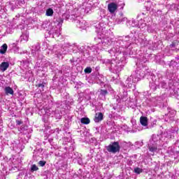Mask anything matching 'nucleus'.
<instances>
[{
	"mask_svg": "<svg viewBox=\"0 0 179 179\" xmlns=\"http://www.w3.org/2000/svg\"><path fill=\"white\" fill-rule=\"evenodd\" d=\"M140 123L143 127H145L144 129H148V117H140Z\"/></svg>",
	"mask_w": 179,
	"mask_h": 179,
	"instance_id": "5701e85b",
	"label": "nucleus"
},
{
	"mask_svg": "<svg viewBox=\"0 0 179 179\" xmlns=\"http://www.w3.org/2000/svg\"><path fill=\"white\" fill-rule=\"evenodd\" d=\"M120 149H121V147L120 146V143L117 141L113 142L106 147V150L109 153H117L120 152Z\"/></svg>",
	"mask_w": 179,
	"mask_h": 179,
	"instance_id": "dca6fc26",
	"label": "nucleus"
},
{
	"mask_svg": "<svg viewBox=\"0 0 179 179\" xmlns=\"http://www.w3.org/2000/svg\"><path fill=\"white\" fill-rule=\"evenodd\" d=\"M47 83L45 82V80L41 79L36 82V86L38 87V89H39L41 92H44V87H45Z\"/></svg>",
	"mask_w": 179,
	"mask_h": 179,
	"instance_id": "412c9836",
	"label": "nucleus"
},
{
	"mask_svg": "<svg viewBox=\"0 0 179 179\" xmlns=\"http://www.w3.org/2000/svg\"><path fill=\"white\" fill-rule=\"evenodd\" d=\"M128 145H129V146H133V145H132V143H131V142H129Z\"/></svg>",
	"mask_w": 179,
	"mask_h": 179,
	"instance_id": "4d7b16f0",
	"label": "nucleus"
},
{
	"mask_svg": "<svg viewBox=\"0 0 179 179\" xmlns=\"http://www.w3.org/2000/svg\"><path fill=\"white\" fill-rule=\"evenodd\" d=\"M139 82L138 78H136L134 74H131L129 77L127 78V79L125 81L124 87H135V85H136V83Z\"/></svg>",
	"mask_w": 179,
	"mask_h": 179,
	"instance_id": "2eb2a0df",
	"label": "nucleus"
},
{
	"mask_svg": "<svg viewBox=\"0 0 179 179\" xmlns=\"http://www.w3.org/2000/svg\"><path fill=\"white\" fill-rule=\"evenodd\" d=\"M10 171L14 173V171H17L19 170V161L17 159H13L10 167L9 168Z\"/></svg>",
	"mask_w": 179,
	"mask_h": 179,
	"instance_id": "aec40b11",
	"label": "nucleus"
},
{
	"mask_svg": "<svg viewBox=\"0 0 179 179\" xmlns=\"http://www.w3.org/2000/svg\"><path fill=\"white\" fill-rule=\"evenodd\" d=\"M113 57L112 59H101V64H104L108 68L113 72V73H118V72H121L122 71V68H124V62H125V59L122 61L118 59L117 56H110Z\"/></svg>",
	"mask_w": 179,
	"mask_h": 179,
	"instance_id": "423d86ee",
	"label": "nucleus"
},
{
	"mask_svg": "<svg viewBox=\"0 0 179 179\" xmlns=\"http://www.w3.org/2000/svg\"><path fill=\"white\" fill-rule=\"evenodd\" d=\"M152 22V17L147 16L144 18V20H140L138 21V28L139 29H143V27H146V26H149L148 23H150Z\"/></svg>",
	"mask_w": 179,
	"mask_h": 179,
	"instance_id": "a211bd4d",
	"label": "nucleus"
},
{
	"mask_svg": "<svg viewBox=\"0 0 179 179\" xmlns=\"http://www.w3.org/2000/svg\"><path fill=\"white\" fill-rule=\"evenodd\" d=\"M171 6V8H176V4H172Z\"/></svg>",
	"mask_w": 179,
	"mask_h": 179,
	"instance_id": "5fc2aeb1",
	"label": "nucleus"
},
{
	"mask_svg": "<svg viewBox=\"0 0 179 179\" xmlns=\"http://www.w3.org/2000/svg\"><path fill=\"white\" fill-rule=\"evenodd\" d=\"M8 68H9V62H3L0 64V71L1 72H5V71H6Z\"/></svg>",
	"mask_w": 179,
	"mask_h": 179,
	"instance_id": "a878e982",
	"label": "nucleus"
},
{
	"mask_svg": "<svg viewBox=\"0 0 179 179\" xmlns=\"http://www.w3.org/2000/svg\"><path fill=\"white\" fill-rule=\"evenodd\" d=\"M54 15V10L52 8H48L46 10V16H52Z\"/></svg>",
	"mask_w": 179,
	"mask_h": 179,
	"instance_id": "58836bf2",
	"label": "nucleus"
},
{
	"mask_svg": "<svg viewBox=\"0 0 179 179\" xmlns=\"http://www.w3.org/2000/svg\"><path fill=\"white\" fill-rule=\"evenodd\" d=\"M96 79H99V82H101V83H103L104 82V76L101 74H99L97 76H96Z\"/></svg>",
	"mask_w": 179,
	"mask_h": 179,
	"instance_id": "79ce46f5",
	"label": "nucleus"
},
{
	"mask_svg": "<svg viewBox=\"0 0 179 179\" xmlns=\"http://www.w3.org/2000/svg\"><path fill=\"white\" fill-rule=\"evenodd\" d=\"M164 99H166L165 95L152 97L147 100V104L149 106V107H157V106H162Z\"/></svg>",
	"mask_w": 179,
	"mask_h": 179,
	"instance_id": "9d476101",
	"label": "nucleus"
},
{
	"mask_svg": "<svg viewBox=\"0 0 179 179\" xmlns=\"http://www.w3.org/2000/svg\"><path fill=\"white\" fill-rule=\"evenodd\" d=\"M169 113L165 114L164 118L166 122H173L176 120V110L173 109H168Z\"/></svg>",
	"mask_w": 179,
	"mask_h": 179,
	"instance_id": "f3484780",
	"label": "nucleus"
},
{
	"mask_svg": "<svg viewBox=\"0 0 179 179\" xmlns=\"http://www.w3.org/2000/svg\"><path fill=\"white\" fill-rule=\"evenodd\" d=\"M103 113H97L95 114L94 121L95 122H101V121H103Z\"/></svg>",
	"mask_w": 179,
	"mask_h": 179,
	"instance_id": "cd10ccee",
	"label": "nucleus"
},
{
	"mask_svg": "<svg viewBox=\"0 0 179 179\" xmlns=\"http://www.w3.org/2000/svg\"><path fill=\"white\" fill-rule=\"evenodd\" d=\"M57 22H54V25L49 26V29H47V33L50 37L57 38L61 36V27L64 23V18L59 17L56 20Z\"/></svg>",
	"mask_w": 179,
	"mask_h": 179,
	"instance_id": "0eeeda50",
	"label": "nucleus"
},
{
	"mask_svg": "<svg viewBox=\"0 0 179 179\" xmlns=\"http://www.w3.org/2000/svg\"><path fill=\"white\" fill-rule=\"evenodd\" d=\"M85 73H92V68H90V67H87V68L85 69Z\"/></svg>",
	"mask_w": 179,
	"mask_h": 179,
	"instance_id": "a18cd8bd",
	"label": "nucleus"
},
{
	"mask_svg": "<svg viewBox=\"0 0 179 179\" xmlns=\"http://www.w3.org/2000/svg\"><path fill=\"white\" fill-rule=\"evenodd\" d=\"M107 94H108L107 90H101L99 91V97L101 99V100H105L106 96H107Z\"/></svg>",
	"mask_w": 179,
	"mask_h": 179,
	"instance_id": "393cba45",
	"label": "nucleus"
},
{
	"mask_svg": "<svg viewBox=\"0 0 179 179\" xmlns=\"http://www.w3.org/2000/svg\"><path fill=\"white\" fill-rule=\"evenodd\" d=\"M150 87L152 92L157 89H169V90L176 92V85H174L173 80H170L167 84V78L166 77H156V76L152 75L150 76Z\"/></svg>",
	"mask_w": 179,
	"mask_h": 179,
	"instance_id": "20e7f679",
	"label": "nucleus"
},
{
	"mask_svg": "<svg viewBox=\"0 0 179 179\" xmlns=\"http://www.w3.org/2000/svg\"><path fill=\"white\" fill-rule=\"evenodd\" d=\"M115 45L108 50L110 57H115L120 61H125L127 55H136L129 36H118L115 38Z\"/></svg>",
	"mask_w": 179,
	"mask_h": 179,
	"instance_id": "f257e3e1",
	"label": "nucleus"
},
{
	"mask_svg": "<svg viewBox=\"0 0 179 179\" xmlns=\"http://www.w3.org/2000/svg\"><path fill=\"white\" fill-rule=\"evenodd\" d=\"M142 0H138V2H141Z\"/></svg>",
	"mask_w": 179,
	"mask_h": 179,
	"instance_id": "052dcab7",
	"label": "nucleus"
},
{
	"mask_svg": "<svg viewBox=\"0 0 179 179\" xmlns=\"http://www.w3.org/2000/svg\"><path fill=\"white\" fill-rule=\"evenodd\" d=\"M158 12H159V13H160V12H162V10H159Z\"/></svg>",
	"mask_w": 179,
	"mask_h": 179,
	"instance_id": "e2e57ef3",
	"label": "nucleus"
},
{
	"mask_svg": "<svg viewBox=\"0 0 179 179\" xmlns=\"http://www.w3.org/2000/svg\"><path fill=\"white\" fill-rule=\"evenodd\" d=\"M148 31L149 33H153V29H150V27H148Z\"/></svg>",
	"mask_w": 179,
	"mask_h": 179,
	"instance_id": "3c124183",
	"label": "nucleus"
},
{
	"mask_svg": "<svg viewBox=\"0 0 179 179\" xmlns=\"http://www.w3.org/2000/svg\"><path fill=\"white\" fill-rule=\"evenodd\" d=\"M97 0H85L83 3V6L80 7L78 9L81 8V10H84V12H89L90 9H92V6H94V4L96 3Z\"/></svg>",
	"mask_w": 179,
	"mask_h": 179,
	"instance_id": "ddd939ff",
	"label": "nucleus"
},
{
	"mask_svg": "<svg viewBox=\"0 0 179 179\" xmlns=\"http://www.w3.org/2000/svg\"><path fill=\"white\" fill-rule=\"evenodd\" d=\"M38 171V166L36 164H32L30 169L31 173H34V171Z\"/></svg>",
	"mask_w": 179,
	"mask_h": 179,
	"instance_id": "4c0bfd02",
	"label": "nucleus"
},
{
	"mask_svg": "<svg viewBox=\"0 0 179 179\" xmlns=\"http://www.w3.org/2000/svg\"><path fill=\"white\" fill-rule=\"evenodd\" d=\"M16 124H17V125H22V124H23V122L20 120H16Z\"/></svg>",
	"mask_w": 179,
	"mask_h": 179,
	"instance_id": "09e8293b",
	"label": "nucleus"
},
{
	"mask_svg": "<svg viewBox=\"0 0 179 179\" xmlns=\"http://www.w3.org/2000/svg\"><path fill=\"white\" fill-rule=\"evenodd\" d=\"M118 97L120 100H122V101H127L128 100V92H124L123 94H120Z\"/></svg>",
	"mask_w": 179,
	"mask_h": 179,
	"instance_id": "c756f323",
	"label": "nucleus"
},
{
	"mask_svg": "<svg viewBox=\"0 0 179 179\" xmlns=\"http://www.w3.org/2000/svg\"><path fill=\"white\" fill-rule=\"evenodd\" d=\"M49 142H50V143H51V142H52V138H49Z\"/></svg>",
	"mask_w": 179,
	"mask_h": 179,
	"instance_id": "6e6d98bb",
	"label": "nucleus"
},
{
	"mask_svg": "<svg viewBox=\"0 0 179 179\" xmlns=\"http://www.w3.org/2000/svg\"><path fill=\"white\" fill-rule=\"evenodd\" d=\"M104 17H106L105 15H101V20L92 24V27L95 29L99 40L98 48H102V50H106L113 43V38L108 37V30H107V24L104 22Z\"/></svg>",
	"mask_w": 179,
	"mask_h": 179,
	"instance_id": "7ed1b4c3",
	"label": "nucleus"
},
{
	"mask_svg": "<svg viewBox=\"0 0 179 179\" xmlns=\"http://www.w3.org/2000/svg\"><path fill=\"white\" fill-rule=\"evenodd\" d=\"M85 13V10H82V8H75L72 10L69 19L72 21L80 30H86L87 27H89V24L82 17V15Z\"/></svg>",
	"mask_w": 179,
	"mask_h": 179,
	"instance_id": "39448f33",
	"label": "nucleus"
},
{
	"mask_svg": "<svg viewBox=\"0 0 179 179\" xmlns=\"http://www.w3.org/2000/svg\"><path fill=\"white\" fill-rule=\"evenodd\" d=\"M45 114L49 115V117H55V118H57V120H61V113H59V110H48L45 111Z\"/></svg>",
	"mask_w": 179,
	"mask_h": 179,
	"instance_id": "6ab92c4d",
	"label": "nucleus"
},
{
	"mask_svg": "<svg viewBox=\"0 0 179 179\" xmlns=\"http://www.w3.org/2000/svg\"><path fill=\"white\" fill-rule=\"evenodd\" d=\"M73 52H75V51H76V50H78L79 46H78V45L73 43Z\"/></svg>",
	"mask_w": 179,
	"mask_h": 179,
	"instance_id": "49530a36",
	"label": "nucleus"
},
{
	"mask_svg": "<svg viewBox=\"0 0 179 179\" xmlns=\"http://www.w3.org/2000/svg\"><path fill=\"white\" fill-rule=\"evenodd\" d=\"M146 62H148V59L145 57H141L137 59V64H141V65L146 64Z\"/></svg>",
	"mask_w": 179,
	"mask_h": 179,
	"instance_id": "72a5a7b5",
	"label": "nucleus"
},
{
	"mask_svg": "<svg viewBox=\"0 0 179 179\" xmlns=\"http://www.w3.org/2000/svg\"><path fill=\"white\" fill-rule=\"evenodd\" d=\"M81 124H85V125H87L88 124H90V119L88 117H83L80 119Z\"/></svg>",
	"mask_w": 179,
	"mask_h": 179,
	"instance_id": "473e14b6",
	"label": "nucleus"
},
{
	"mask_svg": "<svg viewBox=\"0 0 179 179\" xmlns=\"http://www.w3.org/2000/svg\"><path fill=\"white\" fill-rule=\"evenodd\" d=\"M50 26H51L50 24L43 22L41 26V30L47 31V28L48 27V29H50Z\"/></svg>",
	"mask_w": 179,
	"mask_h": 179,
	"instance_id": "c9c22d12",
	"label": "nucleus"
},
{
	"mask_svg": "<svg viewBox=\"0 0 179 179\" xmlns=\"http://www.w3.org/2000/svg\"><path fill=\"white\" fill-rule=\"evenodd\" d=\"M132 73L133 76L138 79V80L143 79L145 76H149L150 79V76H152V75H154L149 71V69H148V68L143 66L138 67L136 69V71H134Z\"/></svg>",
	"mask_w": 179,
	"mask_h": 179,
	"instance_id": "1a4fd4ad",
	"label": "nucleus"
},
{
	"mask_svg": "<svg viewBox=\"0 0 179 179\" xmlns=\"http://www.w3.org/2000/svg\"><path fill=\"white\" fill-rule=\"evenodd\" d=\"M20 40L21 43H26L29 41V33L26 32L20 36Z\"/></svg>",
	"mask_w": 179,
	"mask_h": 179,
	"instance_id": "c85d7f7f",
	"label": "nucleus"
},
{
	"mask_svg": "<svg viewBox=\"0 0 179 179\" xmlns=\"http://www.w3.org/2000/svg\"><path fill=\"white\" fill-rule=\"evenodd\" d=\"M101 13H103V11H101Z\"/></svg>",
	"mask_w": 179,
	"mask_h": 179,
	"instance_id": "680f3d73",
	"label": "nucleus"
},
{
	"mask_svg": "<svg viewBox=\"0 0 179 179\" xmlns=\"http://www.w3.org/2000/svg\"><path fill=\"white\" fill-rule=\"evenodd\" d=\"M178 157L179 152L178 150H176V146L172 145L168 148L166 152L165 157H170L171 159L176 160V159H178Z\"/></svg>",
	"mask_w": 179,
	"mask_h": 179,
	"instance_id": "9b49d317",
	"label": "nucleus"
},
{
	"mask_svg": "<svg viewBox=\"0 0 179 179\" xmlns=\"http://www.w3.org/2000/svg\"><path fill=\"white\" fill-rule=\"evenodd\" d=\"M108 9L110 13H115V10L118 9V6L117 5V3L113 2L108 5Z\"/></svg>",
	"mask_w": 179,
	"mask_h": 179,
	"instance_id": "4be33fe9",
	"label": "nucleus"
},
{
	"mask_svg": "<svg viewBox=\"0 0 179 179\" xmlns=\"http://www.w3.org/2000/svg\"><path fill=\"white\" fill-rule=\"evenodd\" d=\"M113 110H115L114 113H120L121 111V109L117 107H113Z\"/></svg>",
	"mask_w": 179,
	"mask_h": 179,
	"instance_id": "de8ad7c7",
	"label": "nucleus"
},
{
	"mask_svg": "<svg viewBox=\"0 0 179 179\" xmlns=\"http://www.w3.org/2000/svg\"><path fill=\"white\" fill-rule=\"evenodd\" d=\"M6 50H8V45L4 43L0 49V53L5 54V52H6Z\"/></svg>",
	"mask_w": 179,
	"mask_h": 179,
	"instance_id": "f704fd0d",
	"label": "nucleus"
},
{
	"mask_svg": "<svg viewBox=\"0 0 179 179\" xmlns=\"http://www.w3.org/2000/svg\"><path fill=\"white\" fill-rule=\"evenodd\" d=\"M18 130L20 131L21 134H22L24 131L23 129L22 128H18Z\"/></svg>",
	"mask_w": 179,
	"mask_h": 179,
	"instance_id": "864d4df0",
	"label": "nucleus"
},
{
	"mask_svg": "<svg viewBox=\"0 0 179 179\" xmlns=\"http://www.w3.org/2000/svg\"><path fill=\"white\" fill-rule=\"evenodd\" d=\"M138 145H139V146H142L143 143L139 141H137V142H136L135 145L138 146Z\"/></svg>",
	"mask_w": 179,
	"mask_h": 179,
	"instance_id": "8fccbe9b",
	"label": "nucleus"
},
{
	"mask_svg": "<svg viewBox=\"0 0 179 179\" xmlns=\"http://www.w3.org/2000/svg\"><path fill=\"white\" fill-rule=\"evenodd\" d=\"M15 45H16V44H15V43H13V47H15Z\"/></svg>",
	"mask_w": 179,
	"mask_h": 179,
	"instance_id": "13d9d810",
	"label": "nucleus"
},
{
	"mask_svg": "<svg viewBox=\"0 0 179 179\" xmlns=\"http://www.w3.org/2000/svg\"><path fill=\"white\" fill-rule=\"evenodd\" d=\"M127 18L124 16V13H120L119 17L116 20V22L120 24L121 23H124V22H127Z\"/></svg>",
	"mask_w": 179,
	"mask_h": 179,
	"instance_id": "b1692460",
	"label": "nucleus"
},
{
	"mask_svg": "<svg viewBox=\"0 0 179 179\" xmlns=\"http://www.w3.org/2000/svg\"><path fill=\"white\" fill-rule=\"evenodd\" d=\"M27 179V171H21L18 174L17 179Z\"/></svg>",
	"mask_w": 179,
	"mask_h": 179,
	"instance_id": "7c9ffc66",
	"label": "nucleus"
},
{
	"mask_svg": "<svg viewBox=\"0 0 179 179\" xmlns=\"http://www.w3.org/2000/svg\"><path fill=\"white\" fill-rule=\"evenodd\" d=\"M4 92L7 96L9 94H13L14 93L13 89H12V87H6L4 89Z\"/></svg>",
	"mask_w": 179,
	"mask_h": 179,
	"instance_id": "2f4dec72",
	"label": "nucleus"
},
{
	"mask_svg": "<svg viewBox=\"0 0 179 179\" xmlns=\"http://www.w3.org/2000/svg\"><path fill=\"white\" fill-rule=\"evenodd\" d=\"M142 15H145V13H143Z\"/></svg>",
	"mask_w": 179,
	"mask_h": 179,
	"instance_id": "0e129e2a",
	"label": "nucleus"
},
{
	"mask_svg": "<svg viewBox=\"0 0 179 179\" xmlns=\"http://www.w3.org/2000/svg\"><path fill=\"white\" fill-rule=\"evenodd\" d=\"M178 131L176 129L172 128L171 130H166L161 134H153L148 145V149L151 153H157L159 150H162V148H166L169 143V139L174 138V134Z\"/></svg>",
	"mask_w": 179,
	"mask_h": 179,
	"instance_id": "f03ea898",
	"label": "nucleus"
},
{
	"mask_svg": "<svg viewBox=\"0 0 179 179\" xmlns=\"http://www.w3.org/2000/svg\"><path fill=\"white\" fill-rule=\"evenodd\" d=\"M150 128H153V126H150Z\"/></svg>",
	"mask_w": 179,
	"mask_h": 179,
	"instance_id": "bf43d9fd",
	"label": "nucleus"
},
{
	"mask_svg": "<svg viewBox=\"0 0 179 179\" xmlns=\"http://www.w3.org/2000/svg\"><path fill=\"white\" fill-rule=\"evenodd\" d=\"M131 122L132 125H135V124H136V121L134 120H131Z\"/></svg>",
	"mask_w": 179,
	"mask_h": 179,
	"instance_id": "603ef678",
	"label": "nucleus"
},
{
	"mask_svg": "<svg viewBox=\"0 0 179 179\" xmlns=\"http://www.w3.org/2000/svg\"><path fill=\"white\" fill-rule=\"evenodd\" d=\"M131 24L132 27H139V23L136 22V21H135L134 20L131 21Z\"/></svg>",
	"mask_w": 179,
	"mask_h": 179,
	"instance_id": "37998d69",
	"label": "nucleus"
},
{
	"mask_svg": "<svg viewBox=\"0 0 179 179\" xmlns=\"http://www.w3.org/2000/svg\"><path fill=\"white\" fill-rule=\"evenodd\" d=\"M1 173L3 174V176H7L8 172L6 171V167H5V166L3 164H1Z\"/></svg>",
	"mask_w": 179,
	"mask_h": 179,
	"instance_id": "ea45409f",
	"label": "nucleus"
},
{
	"mask_svg": "<svg viewBox=\"0 0 179 179\" xmlns=\"http://www.w3.org/2000/svg\"><path fill=\"white\" fill-rule=\"evenodd\" d=\"M47 162L45 161H39L38 164L41 166V167H44L45 166V164Z\"/></svg>",
	"mask_w": 179,
	"mask_h": 179,
	"instance_id": "c03bdc74",
	"label": "nucleus"
},
{
	"mask_svg": "<svg viewBox=\"0 0 179 179\" xmlns=\"http://www.w3.org/2000/svg\"><path fill=\"white\" fill-rule=\"evenodd\" d=\"M51 63L45 59L44 56L42 58L36 59V68H48L50 66Z\"/></svg>",
	"mask_w": 179,
	"mask_h": 179,
	"instance_id": "4468645a",
	"label": "nucleus"
},
{
	"mask_svg": "<svg viewBox=\"0 0 179 179\" xmlns=\"http://www.w3.org/2000/svg\"><path fill=\"white\" fill-rule=\"evenodd\" d=\"M40 43H37L31 47V55L36 58V59H38L40 58H43V54H41V50H40Z\"/></svg>",
	"mask_w": 179,
	"mask_h": 179,
	"instance_id": "f8f14e48",
	"label": "nucleus"
},
{
	"mask_svg": "<svg viewBox=\"0 0 179 179\" xmlns=\"http://www.w3.org/2000/svg\"><path fill=\"white\" fill-rule=\"evenodd\" d=\"M78 50L80 51V52H83L85 54V52H86L87 54V46H81L80 48H78Z\"/></svg>",
	"mask_w": 179,
	"mask_h": 179,
	"instance_id": "e433bc0d",
	"label": "nucleus"
},
{
	"mask_svg": "<svg viewBox=\"0 0 179 179\" xmlns=\"http://www.w3.org/2000/svg\"><path fill=\"white\" fill-rule=\"evenodd\" d=\"M73 44H71L69 43H64L63 47H55L53 48V52L56 54V55H65L68 54V52H73Z\"/></svg>",
	"mask_w": 179,
	"mask_h": 179,
	"instance_id": "6e6552de",
	"label": "nucleus"
},
{
	"mask_svg": "<svg viewBox=\"0 0 179 179\" xmlns=\"http://www.w3.org/2000/svg\"><path fill=\"white\" fill-rule=\"evenodd\" d=\"M87 48L88 50V52H90V51L92 52H95L96 51L97 52L99 50H103L102 48H99V44H97V45L87 46Z\"/></svg>",
	"mask_w": 179,
	"mask_h": 179,
	"instance_id": "bb28decb",
	"label": "nucleus"
},
{
	"mask_svg": "<svg viewBox=\"0 0 179 179\" xmlns=\"http://www.w3.org/2000/svg\"><path fill=\"white\" fill-rule=\"evenodd\" d=\"M134 173L136 174H141V173H143V169L136 167L134 169Z\"/></svg>",
	"mask_w": 179,
	"mask_h": 179,
	"instance_id": "a19ab883",
	"label": "nucleus"
}]
</instances>
